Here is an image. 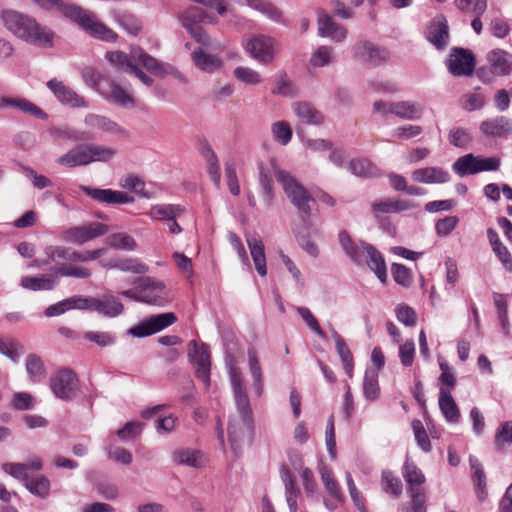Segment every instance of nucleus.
<instances>
[{"mask_svg": "<svg viewBox=\"0 0 512 512\" xmlns=\"http://www.w3.org/2000/svg\"><path fill=\"white\" fill-rule=\"evenodd\" d=\"M0 19L4 27L17 38L41 47L52 46L53 33L29 15L4 9L0 13Z\"/></svg>", "mask_w": 512, "mask_h": 512, "instance_id": "1", "label": "nucleus"}, {"mask_svg": "<svg viewBox=\"0 0 512 512\" xmlns=\"http://www.w3.org/2000/svg\"><path fill=\"white\" fill-rule=\"evenodd\" d=\"M32 1L40 5L42 8L57 10L61 15L78 24L83 30L93 37L104 41L116 40L117 35L115 32L106 27L103 23L99 22L92 13L77 5L65 3L63 0Z\"/></svg>", "mask_w": 512, "mask_h": 512, "instance_id": "2", "label": "nucleus"}, {"mask_svg": "<svg viewBox=\"0 0 512 512\" xmlns=\"http://www.w3.org/2000/svg\"><path fill=\"white\" fill-rule=\"evenodd\" d=\"M270 165L284 193L293 206L296 207L300 216H310L312 211L311 204L315 203L312 195L289 172L279 169L275 158L270 159Z\"/></svg>", "mask_w": 512, "mask_h": 512, "instance_id": "3", "label": "nucleus"}, {"mask_svg": "<svg viewBox=\"0 0 512 512\" xmlns=\"http://www.w3.org/2000/svg\"><path fill=\"white\" fill-rule=\"evenodd\" d=\"M236 409L237 414L229 419L228 437L235 455L239 456L245 440L253 434L254 419L250 404H247V408L236 406Z\"/></svg>", "mask_w": 512, "mask_h": 512, "instance_id": "4", "label": "nucleus"}, {"mask_svg": "<svg viewBox=\"0 0 512 512\" xmlns=\"http://www.w3.org/2000/svg\"><path fill=\"white\" fill-rule=\"evenodd\" d=\"M245 51L263 65L273 63L279 52V43L267 35H254L244 41Z\"/></svg>", "mask_w": 512, "mask_h": 512, "instance_id": "5", "label": "nucleus"}, {"mask_svg": "<svg viewBox=\"0 0 512 512\" xmlns=\"http://www.w3.org/2000/svg\"><path fill=\"white\" fill-rule=\"evenodd\" d=\"M61 249H65V247L49 245L44 249L47 262L49 265L55 264L54 272L57 275L81 279H86L91 276L92 272L88 268L71 265L67 262L59 263V260H65V255H62V253L59 252Z\"/></svg>", "mask_w": 512, "mask_h": 512, "instance_id": "6", "label": "nucleus"}, {"mask_svg": "<svg viewBox=\"0 0 512 512\" xmlns=\"http://www.w3.org/2000/svg\"><path fill=\"white\" fill-rule=\"evenodd\" d=\"M78 301L82 302V309L96 311L109 318L117 317L124 311L121 301L112 294H103L100 297L79 296Z\"/></svg>", "mask_w": 512, "mask_h": 512, "instance_id": "7", "label": "nucleus"}, {"mask_svg": "<svg viewBox=\"0 0 512 512\" xmlns=\"http://www.w3.org/2000/svg\"><path fill=\"white\" fill-rule=\"evenodd\" d=\"M50 387L57 398L70 401L79 390V381L71 369H62L50 378Z\"/></svg>", "mask_w": 512, "mask_h": 512, "instance_id": "8", "label": "nucleus"}, {"mask_svg": "<svg viewBox=\"0 0 512 512\" xmlns=\"http://www.w3.org/2000/svg\"><path fill=\"white\" fill-rule=\"evenodd\" d=\"M109 231L106 224L91 222L86 225L75 226L61 232V239L68 243L82 245Z\"/></svg>", "mask_w": 512, "mask_h": 512, "instance_id": "9", "label": "nucleus"}, {"mask_svg": "<svg viewBox=\"0 0 512 512\" xmlns=\"http://www.w3.org/2000/svg\"><path fill=\"white\" fill-rule=\"evenodd\" d=\"M136 290L142 293L146 299H155V302H146L149 305L163 307L171 301V297L166 292L165 284L153 277H140L133 281Z\"/></svg>", "mask_w": 512, "mask_h": 512, "instance_id": "10", "label": "nucleus"}, {"mask_svg": "<svg viewBox=\"0 0 512 512\" xmlns=\"http://www.w3.org/2000/svg\"><path fill=\"white\" fill-rule=\"evenodd\" d=\"M177 321V316L173 312L161 313L153 315L145 319L143 322L132 327L129 334L136 338L147 337L162 331Z\"/></svg>", "mask_w": 512, "mask_h": 512, "instance_id": "11", "label": "nucleus"}, {"mask_svg": "<svg viewBox=\"0 0 512 512\" xmlns=\"http://www.w3.org/2000/svg\"><path fill=\"white\" fill-rule=\"evenodd\" d=\"M293 233L300 247L312 257H318L320 250L312 237L317 236L319 231L310 221L309 216H301L298 223L293 225Z\"/></svg>", "mask_w": 512, "mask_h": 512, "instance_id": "12", "label": "nucleus"}, {"mask_svg": "<svg viewBox=\"0 0 512 512\" xmlns=\"http://www.w3.org/2000/svg\"><path fill=\"white\" fill-rule=\"evenodd\" d=\"M447 67L453 76H470L475 68V59L471 51L453 48L447 60Z\"/></svg>", "mask_w": 512, "mask_h": 512, "instance_id": "13", "label": "nucleus"}, {"mask_svg": "<svg viewBox=\"0 0 512 512\" xmlns=\"http://www.w3.org/2000/svg\"><path fill=\"white\" fill-rule=\"evenodd\" d=\"M81 190L93 200L107 205L131 204L135 200L134 197L127 192L112 190L109 188L100 189L81 186Z\"/></svg>", "mask_w": 512, "mask_h": 512, "instance_id": "14", "label": "nucleus"}, {"mask_svg": "<svg viewBox=\"0 0 512 512\" xmlns=\"http://www.w3.org/2000/svg\"><path fill=\"white\" fill-rule=\"evenodd\" d=\"M318 35L323 38H329L335 43L343 42L348 34L347 29L335 22L333 18L324 10L317 12Z\"/></svg>", "mask_w": 512, "mask_h": 512, "instance_id": "15", "label": "nucleus"}, {"mask_svg": "<svg viewBox=\"0 0 512 512\" xmlns=\"http://www.w3.org/2000/svg\"><path fill=\"white\" fill-rule=\"evenodd\" d=\"M354 56L362 61L378 66L385 63L389 59V52L382 49L369 41H359L353 47Z\"/></svg>", "mask_w": 512, "mask_h": 512, "instance_id": "16", "label": "nucleus"}, {"mask_svg": "<svg viewBox=\"0 0 512 512\" xmlns=\"http://www.w3.org/2000/svg\"><path fill=\"white\" fill-rule=\"evenodd\" d=\"M47 87L53 92L57 100L64 105L72 108L88 107L87 101L62 81L51 79L47 82Z\"/></svg>", "mask_w": 512, "mask_h": 512, "instance_id": "17", "label": "nucleus"}, {"mask_svg": "<svg viewBox=\"0 0 512 512\" xmlns=\"http://www.w3.org/2000/svg\"><path fill=\"white\" fill-rule=\"evenodd\" d=\"M411 178L417 183L442 184L450 181V174L441 167L428 166L414 170Z\"/></svg>", "mask_w": 512, "mask_h": 512, "instance_id": "18", "label": "nucleus"}, {"mask_svg": "<svg viewBox=\"0 0 512 512\" xmlns=\"http://www.w3.org/2000/svg\"><path fill=\"white\" fill-rule=\"evenodd\" d=\"M426 38L439 50H442L447 46L449 40V28L444 17L437 18L430 23L427 27Z\"/></svg>", "mask_w": 512, "mask_h": 512, "instance_id": "19", "label": "nucleus"}, {"mask_svg": "<svg viewBox=\"0 0 512 512\" xmlns=\"http://www.w3.org/2000/svg\"><path fill=\"white\" fill-rule=\"evenodd\" d=\"M229 379L233 390L235 405L241 408H247V404H250V400L246 392L243 375L241 370L233 363L229 364Z\"/></svg>", "mask_w": 512, "mask_h": 512, "instance_id": "20", "label": "nucleus"}, {"mask_svg": "<svg viewBox=\"0 0 512 512\" xmlns=\"http://www.w3.org/2000/svg\"><path fill=\"white\" fill-rule=\"evenodd\" d=\"M416 204L409 200H394L390 198L375 201L371 205V210L375 218H379L381 214L399 213L414 209Z\"/></svg>", "mask_w": 512, "mask_h": 512, "instance_id": "21", "label": "nucleus"}, {"mask_svg": "<svg viewBox=\"0 0 512 512\" xmlns=\"http://www.w3.org/2000/svg\"><path fill=\"white\" fill-rule=\"evenodd\" d=\"M99 93L108 101L120 105H133V98L117 83L113 81H105L99 88Z\"/></svg>", "mask_w": 512, "mask_h": 512, "instance_id": "22", "label": "nucleus"}, {"mask_svg": "<svg viewBox=\"0 0 512 512\" xmlns=\"http://www.w3.org/2000/svg\"><path fill=\"white\" fill-rule=\"evenodd\" d=\"M362 249L367 257V265L383 284L387 281V269L383 255L368 243H362Z\"/></svg>", "mask_w": 512, "mask_h": 512, "instance_id": "23", "label": "nucleus"}, {"mask_svg": "<svg viewBox=\"0 0 512 512\" xmlns=\"http://www.w3.org/2000/svg\"><path fill=\"white\" fill-rule=\"evenodd\" d=\"M491 71L497 76H506L512 71V55L501 49H494L487 54Z\"/></svg>", "mask_w": 512, "mask_h": 512, "instance_id": "24", "label": "nucleus"}, {"mask_svg": "<svg viewBox=\"0 0 512 512\" xmlns=\"http://www.w3.org/2000/svg\"><path fill=\"white\" fill-rule=\"evenodd\" d=\"M480 130L489 137H502L512 132V121L507 117L498 116L481 122Z\"/></svg>", "mask_w": 512, "mask_h": 512, "instance_id": "25", "label": "nucleus"}, {"mask_svg": "<svg viewBox=\"0 0 512 512\" xmlns=\"http://www.w3.org/2000/svg\"><path fill=\"white\" fill-rule=\"evenodd\" d=\"M402 474L408 484L409 494L425 493L422 485L425 483V476L422 471L413 463L406 461L402 468Z\"/></svg>", "mask_w": 512, "mask_h": 512, "instance_id": "26", "label": "nucleus"}, {"mask_svg": "<svg viewBox=\"0 0 512 512\" xmlns=\"http://www.w3.org/2000/svg\"><path fill=\"white\" fill-rule=\"evenodd\" d=\"M106 268L117 269L122 272H130L133 274H146L149 271V266L138 258L124 257L110 260L104 264Z\"/></svg>", "mask_w": 512, "mask_h": 512, "instance_id": "27", "label": "nucleus"}, {"mask_svg": "<svg viewBox=\"0 0 512 512\" xmlns=\"http://www.w3.org/2000/svg\"><path fill=\"white\" fill-rule=\"evenodd\" d=\"M172 460L177 465L202 468L204 466V457L201 451L191 448H181L173 451Z\"/></svg>", "mask_w": 512, "mask_h": 512, "instance_id": "28", "label": "nucleus"}, {"mask_svg": "<svg viewBox=\"0 0 512 512\" xmlns=\"http://www.w3.org/2000/svg\"><path fill=\"white\" fill-rule=\"evenodd\" d=\"M87 144H79L70 149L57 159V163L61 166L73 168L77 166L89 165Z\"/></svg>", "mask_w": 512, "mask_h": 512, "instance_id": "29", "label": "nucleus"}, {"mask_svg": "<svg viewBox=\"0 0 512 512\" xmlns=\"http://www.w3.org/2000/svg\"><path fill=\"white\" fill-rule=\"evenodd\" d=\"M387 111L405 120L420 119L423 112L419 104L410 101L391 102Z\"/></svg>", "mask_w": 512, "mask_h": 512, "instance_id": "30", "label": "nucleus"}, {"mask_svg": "<svg viewBox=\"0 0 512 512\" xmlns=\"http://www.w3.org/2000/svg\"><path fill=\"white\" fill-rule=\"evenodd\" d=\"M439 408L445 419L450 423H458L460 419V411L452 397L450 389L440 387L439 391Z\"/></svg>", "mask_w": 512, "mask_h": 512, "instance_id": "31", "label": "nucleus"}, {"mask_svg": "<svg viewBox=\"0 0 512 512\" xmlns=\"http://www.w3.org/2000/svg\"><path fill=\"white\" fill-rule=\"evenodd\" d=\"M1 107L2 106H11L14 107L23 113L34 116L37 119L45 120L48 118L46 112H44L40 107L32 103L31 101L25 98H10V97H2L1 99Z\"/></svg>", "mask_w": 512, "mask_h": 512, "instance_id": "32", "label": "nucleus"}, {"mask_svg": "<svg viewBox=\"0 0 512 512\" xmlns=\"http://www.w3.org/2000/svg\"><path fill=\"white\" fill-rule=\"evenodd\" d=\"M132 59H134L136 65L140 63L147 71L154 75L162 76L166 73L165 67L140 47L132 48Z\"/></svg>", "mask_w": 512, "mask_h": 512, "instance_id": "33", "label": "nucleus"}, {"mask_svg": "<svg viewBox=\"0 0 512 512\" xmlns=\"http://www.w3.org/2000/svg\"><path fill=\"white\" fill-rule=\"evenodd\" d=\"M280 477L284 483L286 502L288 504L290 512H297V497L299 490L296 486L295 477L287 467H283L280 470Z\"/></svg>", "mask_w": 512, "mask_h": 512, "instance_id": "34", "label": "nucleus"}, {"mask_svg": "<svg viewBox=\"0 0 512 512\" xmlns=\"http://www.w3.org/2000/svg\"><path fill=\"white\" fill-rule=\"evenodd\" d=\"M292 108L296 116L306 124L318 125L323 122L322 114L307 102H295Z\"/></svg>", "mask_w": 512, "mask_h": 512, "instance_id": "35", "label": "nucleus"}, {"mask_svg": "<svg viewBox=\"0 0 512 512\" xmlns=\"http://www.w3.org/2000/svg\"><path fill=\"white\" fill-rule=\"evenodd\" d=\"M247 244L257 272L261 276H265L267 274V269L265 248L262 240L257 237H251L247 239Z\"/></svg>", "mask_w": 512, "mask_h": 512, "instance_id": "36", "label": "nucleus"}, {"mask_svg": "<svg viewBox=\"0 0 512 512\" xmlns=\"http://www.w3.org/2000/svg\"><path fill=\"white\" fill-rule=\"evenodd\" d=\"M338 241L345 252V254L356 264H361L363 261L362 246H358L350 237L347 231H340L338 234ZM363 242L360 243L362 245Z\"/></svg>", "mask_w": 512, "mask_h": 512, "instance_id": "37", "label": "nucleus"}, {"mask_svg": "<svg viewBox=\"0 0 512 512\" xmlns=\"http://www.w3.org/2000/svg\"><path fill=\"white\" fill-rule=\"evenodd\" d=\"M332 337L334 339L335 348H336V351H337V353L340 357V360L343 364L345 373L347 374V376L349 378H352L353 377V367H354L352 353L349 350L348 346L346 345L342 336L337 331L334 330L332 332Z\"/></svg>", "mask_w": 512, "mask_h": 512, "instance_id": "38", "label": "nucleus"}, {"mask_svg": "<svg viewBox=\"0 0 512 512\" xmlns=\"http://www.w3.org/2000/svg\"><path fill=\"white\" fill-rule=\"evenodd\" d=\"M84 122L87 126L103 132L111 134L125 133V131L116 122L105 116L88 114L86 115Z\"/></svg>", "mask_w": 512, "mask_h": 512, "instance_id": "39", "label": "nucleus"}, {"mask_svg": "<svg viewBox=\"0 0 512 512\" xmlns=\"http://www.w3.org/2000/svg\"><path fill=\"white\" fill-rule=\"evenodd\" d=\"M194 64L205 72H213L222 67L223 63L220 58L215 55L205 53L202 49L195 50L192 53Z\"/></svg>", "mask_w": 512, "mask_h": 512, "instance_id": "40", "label": "nucleus"}, {"mask_svg": "<svg viewBox=\"0 0 512 512\" xmlns=\"http://www.w3.org/2000/svg\"><path fill=\"white\" fill-rule=\"evenodd\" d=\"M320 476L322 483L325 486L328 494L336 501L343 502L345 497L339 486V483L334 478L332 470L327 466L320 467Z\"/></svg>", "mask_w": 512, "mask_h": 512, "instance_id": "41", "label": "nucleus"}, {"mask_svg": "<svg viewBox=\"0 0 512 512\" xmlns=\"http://www.w3.org/2000/svg\"><path fill=\"white\" fill-rule=\"evenodd\" d=\"M20 285L24 289L33 291L52 290L55 286V277L53 275L25 276L21 278Z\"/></svg>", "mask_w": 512, "mask_h": 512, "instance_id": "42", "label": "nucleus"}, {"mask_svg": "<svg viewBox=\"0 0 512 512\" xmlns=\"http://www.w3.org/2000/svg\"><path fill=\"white\" fill-rule=\"evenodd\" d=\"M184 209L176 204L154 205L148 212V215L156 220L170 221L182 214Z\"/></svg>", "mask_w": 512, "mask_h": 512, "instance_id": "43", "label": "nucleus"}, {"mask_svg": "<svg viewBox=\"0 0 512 512\" xmlns=\"http://www.w3.org/2000/svg\"><path fill=\"white\" fill-rule=\"evenodd\" d=\"M452 169L460 177L479 173V167L476 164V156L472 153L459 157L452 164Z\"/></svg>", "mask_w": 512, "mask_h": 512, "instance_id": "44", "label": "nucleus"}, {"mask_svg": "<svg viewBox=\"0 0 512 512\" xmlns=\"http://www.w3.org/2000/svg\"><path fill=\"white\" fill-rule=\"evenodd\" d=\"M248 362L255 394L261 396L263 393L262 370L257 353L252 348L248 349Z\"/></svg>", "mask_w": 512, "mask_h": 512, "instance_id": "45", "label": "nucleus"}, {"mask_svg": "<svg viewBox=\"0 0 512 512\" xmlns=\"http://www.w3.org/2000/svg\"><path fill=\"white\" fill-rule=\"evenodd\" d=\"M202 156L204 157L207 164V172L216 185L217 188L221 185V172L218 162V158L210 146H206L202 149Z\"/></svg>", "mask_w": 512, "mask_h": 512, "instance_id": "46", "label": "nucleus"}, {"mask_svg": "<svg viewBox=\"0 0 512 512\" xmlns=\"http://www.w3.org/2000/svg\"><path fill=\"white\" fill-rule=\"evenodd\" d=\"M334 48L327 45L319 46L310 57V65L316 68L325 67L335 62Z\"/></svg>", "mask_w": 512, "mask_h": 512, "instance_id": "47", "label": "nucleus"}, {"mask_svg": "<svg viewBox=\"0 0 512 512\" xmlns=\"http://www.w3.org/2000/svg\"><path fill=\"white\" fill-rule=\"evenodd\" d=\"M25 367L32 382H40L46 375L44 363L36 354H29L26 357Z\"/></svg>", "mask_w": 512, "mask_h": 512, "instance_id": "48", "label": "nucleus"}, {"mask_svg": "<svg viewBox=\"0 0 512 512\" xmlns=\"http://www.w3.org/2000/svg\"><path fill=\"white\" fill-rule=\"evenodd\" d=\"M380 393L378 384V372L375 370H366L363 380V395L368 401H375Z\"/></svg>", "mask_w": 512, "mask_h": 512, "instance_id": "49", "label": "nucleus"}, {"mask_svg": "<svg viewBox=\"0 0 512 512\" xmlns=\"http://www.w3.org/2000/svg\"><path fill=\"white\" fill-rule=\"evenodd\" d=\"M0 353L16 363L24 353V347L13 338L0 337Z\"/></svg>", "mask_w": 512, "mask_h": 512, "instance_id": "50", "label": "nucleus"}, {"mask_svg": "<svg viewBox=\"0 0 512 512\" xmlns=\"http://www.w3.org/2000/svg\"><path fill=\"white\" fill-rule=\"evenodd\" d=\"M188 357L191 362L196 365L209 364L210 362V350L209 346L202 343L197 344L195 340H192L188 344Z\"/></svg>", "mask_w": 512, "mask_h": 512, "instance_id": "51", "label": "nucleus"}, {"mask_svg": "<svg viewBox=\"0 0 512 512\" xmlns=\"http://www.w3.org/2000/svg\"><path fill=\"white\" fill-rule=\"evenodd\" d=\"M87 148L89 164L93 162H107L117 153L114 148L96 144H87Z\"/></svg>", "mask_w": 512, "mask_h": 512, "instance_id": "52", "label": "nucleus"}, {"mask_svg": "<svg viewBox=\"0 0 512 512\" xmlns=\"http://www.w3.org/2000/svg\"><path fill=\"white\" fill-rule=\"evenodd\" d=\"M78 299H79V296H75L72 298L64 299L55 304H52L45 309L44 314L46 317H54V316H59V315L65 313L66 311L74 309V308L82 309V306H81L82 302L78 301Z\"/></svg>", "mask_w": 512, "mask_h": 512, "instance_id": "53", "label": "nucleus"}, {"mask_svg": "<svg viewBox=\"0 0 512 512\" xmlns=\"http://www.w3.org/2000/svg\"><path fill=\"white\" fill-rule=\"evenodd\" d=\"M381 487L384 492L396 498L401 495L403 489L400 478L388 470L383 471L381 474Z\"/></svg>", "mask_w": 512, "mask_h": 512, "instance_id": "54", "label": "nucleus"}, {"mask_svg": "<svg viewBox=\"0 0 512 512\" xmlns=\"http://www.w3.org/2000/svg\"><path fill=\"white\" fill-rule=\"evenodd\" d=\"M349 170L358 177H374L378 169L368 159L358 158L349 162Z\"/></svg>", "mask_w": 512, "mask_h": 512, "instance_id": "55", "label": "nucleus"}, {"mask_svg": "<svg viewBox=\"0 0 512 512\" xmlns=\"http://www.w3.org/2000/svg\"><path fill=\"white\" fill-rule=\"evenodd\" d=\"M106 241L111 248L119 250L133 251L137 246L134 238L125 232L111 234Z\"/></svg>", "mask_w": 512, "mask_h": 512, "instance_id": "56", "label": "nucleus"}, {"mask_svg": "<svg viewBox=\"0 0 512 512\" xmlns=\"http://www.w3.org/2000/svg\"><path fill=\"white\" fill-rule=\"evenodd\" d=\"M25 486L30 493L41 498L47 497L50 491V482L43 475L32 479L28 478L25 482Z\"/></svg>", "mask_w": 512, "mask_h": 512, "instance_id": "57", "label": "nucleus"}, {"mask_svg": "<svg viewBox=\"0 0 512 512\" xmlns=\"http://www.w3.org/2000/svg\"><path fill=\"white\" fill-rule=\"evenodd\" d=\"M233 74L238 81L245 85H258L263 81L260 73L249 67L238 66L234 69Z\"/></svg>", "mask_w": 512, "mask_h": 512, "instance_id": "58", "label": "nucleus"}, {"mask_svg": "<svg viewBox=\"0 0 512 512\" xmlns=\"http://www.w3.org/2000/svg\"><path fill=\"white\" fill-rule=\"evenodd\" d=\"M273 138L279 144L285 146L292 138V129L288 122L278 121L272 124L271 127Z\"/></svg>", "mask_w": 512, "mask_h": 512, "instance_id": "59", "label": "nucleus"}, {"mask_svg": "<svg viewBox=\"0 0 512 512\" xmlns=\"http://www.w3.org/2000/svg\"><path fill=\"white\" fill-rule=\"evenodd\" d=\"M51 134L55 138L62 140L81 141L88 138L86 133L77 131L69 126L54 127L51 129Z\"/></svg>", "mask_w": 512, "mask_h": 512, "instance_id": "60", "label": "nucleus"}, {"mask_svg": "<svg viewBox=\"0 0 512 512\" xmlns=\"http://www.w3.org/2000/svg\"><path fill=\"white\" fill-rule=\"evenodd\" d=\"M119 186L123 189H128L135 192L139 196L146 197L145 182L135 174H129L122 178L119 182Z\"/></svg>", "mask_w": 512, "mask_h": 512, "instance_id": "61", "label": "nucleus"}, {"mask_svg": "<svg viewBox=\"0 0 512 512\" xmlns=\"http://www.w3.org/2000/svg\"><path fill=\"white\" fill-rule=\"evenodd\" d=\"M411 503H403L399 506V512H426V494H410Z\"/></svg>", "mask_w": 512, "mask_h": 512, "instance_id": "62", "label": "nucleus"}, {"mask_svg": "<svg viewBox=\"0 0 512 512\" xmlns=\"http://www.w3.org/2000/svg\"><path fill=\"white\" fill-rule=\"evenodd\" d=\"M272 93L286 97H293L296 94V88L287 77L286 73H281L276 80L275 86L272 88Z\"/></svg>", "mask_w": 512, "mask_h": 512, "instance_id": "63", "label": "nucleus"}, {"mask_svg": "<svg viewBox=\"0 0 512 512\" xmlns=\"http://www.w3.org/2000/svg\"><path fill=\"white\" fill-rule=\"evenodd\" d=\"M83 338L100 347L111 346L115 343V336L106 331H88Z\"/></svg>", "mask_w": 512, "mask_h": 512, "instance_id": "64", "label": "nucleus"}]
</instances>
